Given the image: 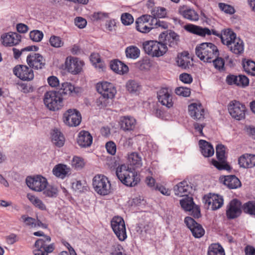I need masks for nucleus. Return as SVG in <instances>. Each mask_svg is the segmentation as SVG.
I'll use <instances>...</instances> for the list:
<instances>
[{
  "label": "nucleus",
  "mask_w": 255,
  "mask_h": 255,
  "mask_svg": "<svg viewBox=\"0 0 255 255\" xmlns=\"http://www.w3.org/2000/svg\"><path fill=\"white\" fill-rule=\"evenodd\" d=\"M216 36L221 39L222 43L227 46L229 50L234 54L239 56L244 52V42L231 29H225L221 33L218 31Z\"/></svg>",
  "instance_id": "1"
},
{
  "label": "nucleus",
  "mask_w": 255,
  "mask_h": 255,
  "mask_svg": "<svg viewBox=\"0 0 255 255\" xmlns=\"http://www.w3.org/2000/svg\"><path fill=\"white\" fill-rule=\"evenodd\" d=\"M116 175L121 182L127 186L133 187L139 182L140 178L137 172L129 168L128 165L122 164L116 169Z\"/></svg>",
  "instance_id": "2"
},
{
  "label": "nucleus",
  "mask_w": 255,
  "mask_h": 255,
  "mask_svg": "<svg viewBox=\"0 0 255 255\" xmlns=\"http://www.w3.org/2000/svg\"><path fill=\"white\" fill-rule=\"evenodd\" d=\"M196 55L204 62L211 63L219 55L218 47L211 42H204L198 45L195 48Z\"/></svg>",
  "instance_id": "3"
},
{
  "label": "nucleus",
  "mask_w": 255,
  "mask_h": 255,
  "mask_svg": "<svg viewBox=\"0 0 255 255\" xmlns=\"http://www.w3.org/2000/svg\"><path fill=\"white\" fill-rule=\"evenodd\" d=\"M96 88L98 92L101 95L97 103L102 107H106L108 100L114 98L117 93L115 87L111 83L104 81L97 83Z\"/></svg>",
  "instance_id": "4"
},
{
  "label": "nucleus",
  "mask_w": 255,
  "mask_h": 255,
  "mask_svg": "<svg viewBox=\"0 0 255 255\" xmlns=\"http://www.w3.org/2000/svg\"><path fill=\"white\" fill-rule=\"evenodd\" d=\"M43 102L45 106L51 111H58L64 106L63 97L57 91L51 90L44 94Z\"/></svg>",
  "instance_id": "5"
},
{
  "label": "nucleus",
  "mask_w": 255,
  "mask_h": 255,
  "mask_svg": "<svg viewBox=\"0 0 255 255\" xmlns=\"http://www.w3.org/2000/svg\"><path fill=\"white\" fill-rule=\"evenodd\" d=\"M142 46L145 53L152 57H161L167 51V47L164 43L156 40L144 41Z\"/></svg>",
  "instance_id": "6"
},
{
  "label": "nucleus",
  "mask_w": 255,
  "mask_h": 255,
  "mask_svg": "<svg viewBox=\"0 0 255 255\" xmlns=\"http://www.w3.org/2000/svg\"><path fill=\"white\" fill-rule=\"evenodd\" d=\"M92 185L95 191L99 195L105 196L111 192V184L109 179L105 175L97 174L94 176Z\"/></svg>",
  "instance_id": "7"
},
{
  "label": "nucleus",
  "mask_w": 255,
  "mask_h": 255,
  "mask_svg": "<svg viewBox=\"0 0 255 255\" xmlns=\"http://www.w3.org/2000/svg\"><path fill=\"white\" fill-rule=\"evenodd\" d=\"M51 240L50 236H43V238L37 239L34 244V255H48L49 253L53 252L55 249L54 244L47 245Z\"/></svg>",
  "instance_id": "8"
},
{
  "label": "nucleus",
  "mask_w": 255,
  "mask_h": 255,
  "mask_svg": "<svg viewBox=\"0 0 255 255\" xmlns=\"http://www.w3.org/2000/svg\"><path fill=\"white\" fill-rule=\"evenodd\" d=\"M111 226L119 241L123 242L127 238L126 225L123 218L120 216L114 217L111 221Z\"/></svg>",
  "instance_id": "9"
},
{
  "label": "nucleus",
  "mask_w": 255,
  "mask_h": 255,
  "mask_svg": "<svg viewBox=\"0 0 255 255\" xmlns=\"http://www.w3.org/2000/svg\"><path fill=\"white\" fill-rule=\"evenodd\" d=\"M228 111L233 118L240 121L245 119L247 109L244 104L233 100L228 105Z\"/></svg>",
  "instance_id": "10"
},
{
  "label": "nucleus",
  "mask_w": 255,
  "mask_h": 255,
  "mask_svg": "<svg viewBox=\"0 0 255 255\" xmlns=\"http://www.w3.org/2000/svg\"><path fill=\"white\" fill-rule=\"evenodd\" d=\"M184 29L191 33L201 36L205 37L206 35L209 36L211 34L218 35V31L215 29L210 30L207 27H202L200 26L189 23L184 26Z\"/></svg>",
  "instance_id": "11"
},
{
  "label": "nucleus",
  "mask_w": 255,
  "mask_h": 255,
  "mask_svg": "<svg viewBox=\"0 0 255 255\" xmlns=\"http://www.w3.org/2000/svg\"><path fill=\"white\" fill-rule=\"evenodd\" d=\"M64 123L69 127H76L81 122V116L79 111L75 109H69L63 115Z\"/></svg>",
  "instance_id": "12"
},
{
  "label": "nucleus",
  "mask_w": 255,
  "mask_h": 255,
  "mask_svg": "<svg viewBox=\"0 0 255 255\" xmlns=\"http://www.w3.org/2000/svg\"><path fill=\"white\" fill-rule=\"evenodd\" d=\"M65 68L72 74H77L81 72L84 62L77 57H67L65 62Z\"/></svg>",
  "instance_id": "13"
},
{
  "label": "nucleus",
  "mask_w": 255,
  "mask_h": 255,
  "mask_svg": "<svg viewBox=\"0 0 255 255\" xmlns=\"http://www.w3.org/2000/svg\"><path fill=\"white\" fill-rule=\"evenodd\" d=\"M184 222L195 238H200L204 236L205 231L202 226L193 218L190 217H186L184 219Z\"/></svg>",
  "instance_id": "14"
},
{
  "label": "nucleus",
  "mask_w": 255,
  "mask_h": 255,
  "mask_svg": "<svg viewBox=\"0 0 255 255\" xmlns=\"http://www.w3.org/2000/svg\"><path fill=\"white\" fill-rule=\"evenodd\" d=\"M158 101L164 106L170 108L173 106L172 95L167 88H162L157 92Z\"/></svg>",
  "instance_id": "15"
},
{
  "label": "nucleus",
  "mask_w": 255,
  "mask_h": 255,
  "mask_svg": "<svg viewBox=\"0 0 255 255\" xmlns=\"http://www.w3.org/2000/svg\"><path fill=\"white\" fill-rule=\"evenodd\" d=\"M151 16L149 15H143L137 18L135 21V27L137 31L146 33L152 29V23L149 22Z\"/></svg>",
  "instance_id": "16"
},
{
  "label": "nucleus",
  "mask_w": 255,
  "mask_h": 255,
  "mask_svg": "<svg viewBox=\"0 0 255 255\" xmlns=\"http://www.w3.org/2000/svg\"><path fill=\"white\" fill-rule=\"evenodd\" d=\"M178 11V13L184 18L190 21L196 22L199 19L198 12L194 8L187 5H180Z\"/></svg>",
  "instance_id": "17"
},
{
  "label": "nucleus",
  "mask_w": 255,
  "mask_h": 255,
  "mask_svg": "<svg viewBox=\"0 0 255 255\" xmlns=\"http://www.w3.org/2000/svg\"><path fill=\"white\" fill-rule=\"evenodd\" d=\"M242 213L241 202L237 199L232 200L229 203L227 210L226 216L229 219L238 217Z\"/></svg>",
  "instance_id": "18"
},
{
  "label": "nucleus",
  "mask_w": 255,
  "mask_h": 255,
  "mask_svg": "<svg viewBox=\"0 0 255 255\" xmlns=\"http://www.w3.org/2000/svg\"><path fill=\"white\" fill-rule=\"evenodd\" d=\"M189 115L194 120H202L205 118V110L200 103H193L188 106Z\"/></svg>",
  "instance_id": "19"
},
{
  "label": "nucleus",
  "mask_w": 255,
  "mask_h": 255,
  "mask_svg": "<svg viewBox=\"0 0 255 255\" xmlns=\"http://www.w3.org/2000/svg\"><path fill=\"white\" fill-rule=\"evenodd\" d=\"M205 203L210 206L212 210H216L220 208L224 204L223 197L217 194H209L204 197Z\"/></svg>",
  "instance_id": "20"
},
{
  "label": "nucleus",
  "mask_w": 255,
  "mask_h": 255,
  "mask_svg": "<svg viewBox=\"0 0 255 255\" xmlns=\"http://www.w3.org/2000/svg\"><path fill=\"white\" fill-rule=\"evenodd\" d=\"M21 35L16 32H9L1 35L2 44L5 46H13L18 44L21 41Z\"/></svg>",
  "instance_id": "21"
},
{
  "label": "nucleus",
  "mask_w": 255,
  "mask_h": 255,
  "mask_svg": "<svg viewBox=\"0 0 255 255\" xmlns=\"http://www.w3.org/2000/svg\"><path fill=\"white\" fill-rule=\"evenodd\" d=\"M136 120L129 116L121 117L119 121L121 129L124 131H134L136 128Z\"/></svg>",
  "instance_id": "22"
},
{
  "label": "nucleus",
  "mask_w": 255,
  "mask_h": 255,
  "mask_svg": "<svg viewBox=\"0 0 255 255\" xmlns=\"http://www.w3.org/2000/svg\"><path fill=\"white\" fill-rule=\"evenodd\" d=\"M14 74L24 81H30L32 80V69L25 65H17L13 70Z\"/></svg>",
  "instance_id": "23"
},
{
  "label": "nucleus",
  "mask_w": 255,
  "mask_h": 255,
  "mask_svg": "<svg viewBox=\"0 0 255 255\" xmlns=\"http://www.w3.org/2000/svg\"><path fill=\"white\" fill-rule=\"evenodd\" d=\"M160 40H163L162 42L165 46L168 45L169 47H174L177 44L178 39V35L174 32H162L159 36Z\"/></svg>",
  "instance_id": "24"
},
{
  "label": "nucleus",
  "mask_w": 255,
  "mask_h": 255,
  "mask_svg": "<svg viewBox=\"0 0 255 255\" xmlns=\"http://www.w3.org/2000/svg\"><path fill=\"white\" fill-rule=\"evenodd\" d=\"M80 91L78 87H75L70 82H64L62 83L60 88L57 92L60 93L61 96H74L78 94Z\"/></svg>",
  "instance_id": "25"
},
{
  "label": "nucleus",
  "mask_w": 255,
  "mask_h": 255,
  "mask_svg": "<svg viewBox=\"0 0 255 255\" xmlns=\"http://www.w3.org/2000/svg\"><path fill=\"white\" fill-rule=\"evenodd\" d=\"M175 194L180 196H188L192 191L191 186L186 181H183L174 187Z\"/></svg>",
  "instance_id": "26"
},
{
  "label": "nucleus",
  "mask_w": 255,
  "mask_h": 255,
  "mask_svg": "<svg viewBox=\"0 0 255 255\" xmlns=\"http://www.w3.org/2000/svg\"><path fill=\"white\" fill-rule=\"evenodd\" d=\"M77 142L81 147H88L92 143L93 137L88 131L82 130L79 133Z\"/></svg>",
  "instance_id": "27"
},
{
  "label": "nucleus",
  "mask_w": 255,
  "mask_h": 255,
  "mask_svg": "<svg viewBox=\"0 0 255 255\" xmlns=\"http://www.w3.org/2000/svg\"><path fill=\"white\" fill-rule=\"evenodd\" d=\"M238 163L243 168H252L255 166V154H244L239 158Z\"/></svg>",
  "instance_id": "28"
},
{
  "label": "nucleus",
  "mask_w": 255,
  "mask_h": 255,
  "mask_svg": "<svg viewBox=\"0 0 255 255\" xmlns=\"http://www.w3.org/2000/svg\"><path fill=\"white\" fill-rule=\"evenodd\" d=\"M71 172V169L67 165L59 163L56 165L52 169L53 174L58 178L63 179Z\"/></svg>",
  "instance_id": "29"
},
{
  "label": "nucleus",
  "mask_w": 255,
  "mask_h": 255,
  "mask_svg": "<svg viewBox=\"0 0 255 255\" xmlns=\"http://www.w3.org/2000/svg\"><path fill=\"white\" fill-rule=\"evenodd\" d=\"M48 184L47 179L41 175L33 176V191L41 192Z\"/></svg>",
  "instance_id": "30"
},
{
  "label": "nucleus",
  "mask_w": 255,
  "mask_h": 255,
  "mask_svg": "<svg viewBox=\"0 0 255 255\" xmlns=\"http://www.w3.org/2000/svg\"><path fill=\"white\" fill-rule=\"evenodd\" d=\"M221 180L230 189H236L241 186V181L235 175L225 176Z\"/></svg>",
  "instance_id": "31"
},
{
  "label": "nucleus",
  "mask_w": 255,
  "mask_h": 255,
  "mask_svg": "<svg viewBox=\"0 0 255 255\" xmlns=\"http://www.w3.org/2000/svg\"><path fill=\"white\" fill-rule=\"evenodd\" d=\"M110 67L112 70L119 74H124L128 71V67L119 60L112 61Z\"/></svg>",
  "instance_id": "32"
},
{
  "label": "nucleus",
  "mask_w": 255,
  "mask_h": 255,
  "mask_svg": "<svg viewBox=\"0 0 255 255\" xmlns=\"http://www.w3.org/2000/svg\"><path fill=\"white\" fill-rule=\"evenodd\" d=\"M201 151L205 157H210L214 154V149L213 146L206 140L201 139L199 141Z\"/></svg>",
  "instance_id": "33"
},
{
  "label": "nucleus",
  "mask_w": 255,
  "mask_h": 255,
  "mask_svg": "<svg viewBox=\"0 0 255 255\" xmlns=\"http://www.w3.org/2000/svg\"><path fill=\"white\" fill-rule=\"evenodd\" d=\"M176 62L178 66L182 69L189 68L190 65L189 54L187 52L179 54L177 57Z\"/></svg>",
  "instance_id": "34"
},
{
  "label": "nucleus",
  "mask_w": 255,
  "mask_h": 255,
  "mask_svg": "<svg viewBox=\"0 0 255 255\" xmlns=\"http://www.w3.org/2000/svg\"><path fill=\"white\" fill-rule=\"evenodd\" d=\"M52 141L58 147L62 146L65 142V138L62 133L57 129H54L52 132Z\"/></svg>",
  "instance_id": "35"
},
{
  "label": "nucleus",
  "mask_w": 255,
  "mask_h": 255,
  "mask_svg": "<svg viewBox=\"0 0 255 255\" xmlns=\"http://www.w3.org/2000/svg\"><path fill=\"white\" fill-rule=\"evenodd\" d=\"M128 161L130 165L134 168H139L142 166L141 157L137 152H132L129 154Z\"/></svg>",
  "instance_id": "36"
},
{
  "label": "nucleus",
  "mask_w": 255,
  "mask_h": 255,
  "mask_svg": "<svg viewBox=\"0 0 255 255\" xmlns=\"http://www.w3.org/2000/svg\"><path fill=\"white\" fill-rule=\"evenodd\" d=\"M125 53L127 58L136 59L139 57L140 51L136 46L130 45L126 48Z\"/></svg>",
  "instance_id": "37"
},
{
  "label": "nucleus",
  "mask_w": 255,
  "mask_h": 255,
  "mask_svg": "<svg viewBox=\"0 0 255 255\" xmlns=\"http://www.w3.org/2000/svg\"><path fill=\"white\" fill-rule=\"evenodd\" d=\"M207 255H225V253L221 245L212 244L208 248Z\"/></svg>",
  "instance_id": "38"
},
{
  "label": "nucleus",
  "mask_w": 255,
  "mask_h": 255,
  "mask_svg": "<svg viewBox=\"0 0 255 255\" xmlns=\"http://www.w3.org/2000/svg\"><path fill=\"white\" fill-rule=\"evenodd\" d=\"M243 68L246 72L253 76H255V62L251 60L243 61Z\"/></svg>",
  "instance_id": "39"
},
{
  "label": "nucleus",
  "mask_w": 255,
  "mask_h": 255,
  "mask_svg": "<svg viewBox=\"0 0 255 255\" xmlns=\"http://www.w3.org/2000/svg\"><path fill=\"white\" fill-rule=\"evenodd\" d=\"M90 60L95 66L102 70L105 67L104 62L101 60L100 55L98 53H94L90 56Z\"/></svg>",
  "instance_id": "40"
},
{
  "label": "nucleus",
  "mask_w": 255,
  "mask_h": 255,
  "mask_svg": "<svg viewBox=\"0 0 255 255\" xmlns=\"http://www.w3.org/2000/svg\"><path fill=\"white\" fill-rule=\"evenodd\" d=\"M42 191L45 196L50 198L56 197L58 193V190L56 186L48 184Z\"/></svg>",
  "instance_id": "41"
},
{
  "label": "nucleus",
  "mask_w": 255,
  "mask_h": 255,
  "mask_svg": "<svg viewBox=\"0 0 255 255\" xmlns=\"http://www.w3.org/2000/svg\"><path fill=\"white\" fill-rule=\"evenodd\" d=\"M33 59V68L38 69H41L45 65V59L43 56L39 54L35 53Z\"/></svg>",
  "instance_id": "42"
},
{
  "label": "nucleus",
  "mask_w": 255,
  "mask_h": 255,
  "mask_svg": "<svg viewBox=\"0 0 255 255\" xmlns=\"http://www.w3.org/2000/svg\"><path fill=\"white\" fill-rule=\"evenodd\" d=\"M181 207L186 211H190L195 204L192 198L186 196L180 201Z\"/></svg>",
  "instance_id": "43"
},
{
  "label": "nucleus",
  "mask_w": 255,
  "mask_h": 255,
  "mask_svg": "<svg viewBox=\"0 0 255 255\" xmlns=\"http://www.w3.org/2000/svg\"><path fill=\"white\" fill-rule=\"evenodd\" d=\"M243 211L249 215L255 216V201H249L243 206Z\"/></svg>",
  "instance_id": "44"
},
{
  "label": "nucleus",
  "mask_w": 255,
  "mask_h": 255,
  "mask_svg": "<svg viewBox=\"0 0 255 255\" xmlns=\"http://www.w3.org/2000/svg\"><path fill=\"white\" fill-rule=\"evenodd\" d=\"M151 13L153 17L151 18H163L166 15V10L164 7H155L152 9Z\"/></svg>",
  "instance_id": "45"
},
{
  "label": "nucleus",
  "mask_w": 255,
  "mask_h": 255,
  "mask_svg": "<svg viewBox=\"0 0 255 255\" xmlns=\"http://www.w3.org/2000/svg\"><path fill=\"white\" fill-rule=\"evenodd\" d=\"M85 165V162L83 158L74 156L71 161V165L72 167L76 169H81L83 168Z\"/></svg>",
  "instance_id": "46"
},
{
  "label": "nucleus",
  "mask_w": 255,
  "mask_h": 255,
  "mask_svg": "<svg viewBox=\"0 0 255 255\" xmlns=\"http://www.w3.org/2000/svg\"><path fill=\"white\" fill-rule=\"evenodd\" d=\"M152 28H160L161 29H166L168 28V22L160 20L157 18H152L151 20Z\"/></svg>",
  "instance_id": "47"
},
{
  "label": "nucleus",
  "mask_w": 255,
  "mask_h": 255,
  "mask_svg": "<svg viewBox=\"0 0 255 255\" xmlns=\"http://www.w3.org/2000/svg\"><path fill=\"white\" fill-rule=\"evenodd\" d=\"M127 90L131 93H134L140 89V85L138 83L134 80H129L126 84Z\"/></svg>",
  "instance_id": "48"
},
{
  "label": "nucleus",
  "mask_w": 255,
  "mask_h": 255,
  "mask_svg": "<svg viewBox=\"0 0 255 255\" xmlns=\"http://www.w3.org/2000/svg\"><path fill=\"white\" fill-rule=\"evenodd\" d=\"M151 66V63L148 58H143L136 63V66L139 69L142 71H146L149 69Z\"/></svg>",
  "instance_id": "49"
},
{
  "label": "nucleus",
  "mask_w": 255,
  "mask_h": 255,
  "mask_svg": "<svg viewBox=\"0 0 255 255\" xmlns=\"http://www.w3.org/2000/svg\"><path fill=\"white\" fill-rule=\"evenodd\" d=\"M225 146L223 144L216 146V156L219 161H225Z\"/></svg>",
  "instance_id": "50"
},
{
  "label": "nucleus",
  "mask_w": 255,
  "mask_h": 255,
  "mask_svg": "<svg viewBox=\"0 0 255 255\" xmlns=\"http://www.w3.org/2000/svg\"><path fill=\"white\" fill-rule=\"evenodd\" d=\"M218 6L221 11L226 14H233L236 11L233 6L225 3L220 2L218 4Z\"/></svg>",
  "instance_id": "51"
},
{
  "label": "nucleus",
  "mask_w": 255,
  "mask_h": 255,
  "mask_svg": "<svg viewBox=\"0 0 255 255\" xmlns=\"http://www.w3.org/2000/svg\"><path fill=\"white\" fill-rule=\"evenodd\" d=\"M86 182H82L80 180H76L72 183V188L75 191L83 192L87 190Z\"/></svg>",
  "instance_id": "52"
},
{
  "label": "nucleus",
  "mask_w": 255,
  "mask_h": 255,
  "mask_svg": "<svg viewBox=\"0 0 255 255\" xmlns=\"http://www.w3.org/2000/svg\"><path fill=\"white\" fill-rule=\"evenodd\" d=\"M50 45L54 47L59 48L63 45L64 42L62 41L61 38L57 36L52 35L49 39Z\"/></svg>",
  "instance_id": "53"
},
{
  "label": "nucleus",
  "mask_w": 255,
  "mask_h": 255,
  "mask_svg": "<svg viewBox=\"0 0 255 255\" xmlns=\"http://www.w3.org/2000/svg\"><path fill=\"white\" fill-rule=\"evenodd\" d=\"M121 21L125 25H129L133 22L134 19L132 15L129 13H124L121 15Z\"/></svg>",
  "instance_id": "54"
},
{
  "label": "nucleus",
  "mask_w": 255,
  "mask_h": 255,
  "mask_svg": "<svg viewBox=\"0 0 255 255\" xmlns=\"http://www.w3.org/2000/svg\"><path fill=\"white\" fill-rule=\"evenodd\" d=\"M213 63L214 67L219 71L224 70L225 61L223 58L219 57V56L212 61Z\"/></svg>",
  "instance_id": "55"
},
{
  "label": "nucleus",
  "mask_w": 255,
  "mask_h": 255,
  "mask_svg": "<svg viewBox=\"0 0 255 255\" xmlns=\"http://www.w3.org/2000/svg\"><path fill=\"white\" fill-rule=\"evenodd\" d=\"M175 93L179 96L187 97L190 96L191 91L189 88L180 87L175 89Z\"/></svg>",
  "instance_id": "56"
},
{
  "label": "nucleus",
  "mask_w": 255,
  "mask_h": 255,
  "mask_svg": "<svg viewBox=\"0 0 255 255\" xmlns=\"http://www.w3.org/2000/svg\"><path fill=\"white\" fill-rule=\"evenodd\" d=\"M237 86L245 87L249 85V79L245 75L238 76Z\"/></svg>",
  "instance_id": "57"
},
{
  "label": "nucleus",
  "mask_w": 255,
  "mask_h": 255,
  "mask_svg": "<svg viewBox=\"0 0 255 255\" xmlns=\"http://www.w3.org/2000/svg\"><path fill=\"white\" fill-rule=\"evenodd\" d=\"M107 152L111 154L115 155L116 153L117 147L115 143L112 141H108L106 144Z\"/></svg>",
  "instance_id": "58"
},
{
  "label": "nucleus",
  "mask_w": 255,
  "mask_h": 255,
  "mask_svg": "<svg viewBox=\"0 0 255 255\" xmlns=\"http://www.w3.org/2000/svg\"><path fill=\"white\" fill-rule=\"evenodd\" d=\"M33 205L38 209L44 211L46 210V206L43 202L37 197L33 200Z\"/></svg>",
  "instance_id": "59"
},
{
  "label": "nucleus",
  "mask_w": 255,
  "mask_h": 255,
  "mask_svg": "<svg viewBox=\"0 0 255 255\" xmlns=\"http://www.w3.org/2000/svg\"><path fill=\"white\" fill-rule=\"evenodd\" d=\"M111 255H127L124 249L121 245H117L114 247V250Z\"/></svg>",
  "instance_id": "60"
},
{
  "label": "nucleus",
  "mask_w": 255,
  "mask_h": 255,
  "mask_svg": "<svg viewBox=\"0 0 255 255\" xmlns=\"http://www.w3.org/2000/svg\"><path fill=\"white\" fill-rule=\"evenodd\" d=\"M109 14L108 13L97 12H94L91 16L92 20L97 21L101 20L104 17H108Z\"/></svg>",
  "instance_id": "61"
},
{
  "label": "nucleus",
  "mask_w": 255,
  "mask_h": 255,
  "mask_svg": "<svg viewBox=\"0 0 255 255\" xmlns=\"http://www.w3.org/2000/svg\"><path fill=\"white\" fill-rule=\"evenodd\" d=\"M179 79L184 83L190 84L192 81L193 79L191 75L188 73H182L179 76Z\"/></svg>",
  "instance_id": "62"
},
{
  "label": "nucleus",
  "mask_w": 255,
  "mask_h": 255,
  "mask_svg": "<svg viewBox=\"0 0 255 255\" xmlns=\"http://www.w3.org/2000/svg\"><path fill=\"white\" fill-rule=\"evenodd\" d=\"M75 25L79 28H84L87 24V21L81 17H77L74 21Z\"/></svg>",
  "instance_id": "63"
},
{
  "label": "nucleus",
  "mask_w": 255,
  "mask_h": 255,
  "mask_svg": "<svg viewBox=\"0 0 255 255\" xmlns=\"http://www.w3.org/2000/svg\"><path fill=\"white\" fill-rule=\"evenodd\" d=\"M246 131L250 137L255 140V127L252 126L247 127Z\"/></svg>",
  "instance_id": "64"
}]
</instances>
